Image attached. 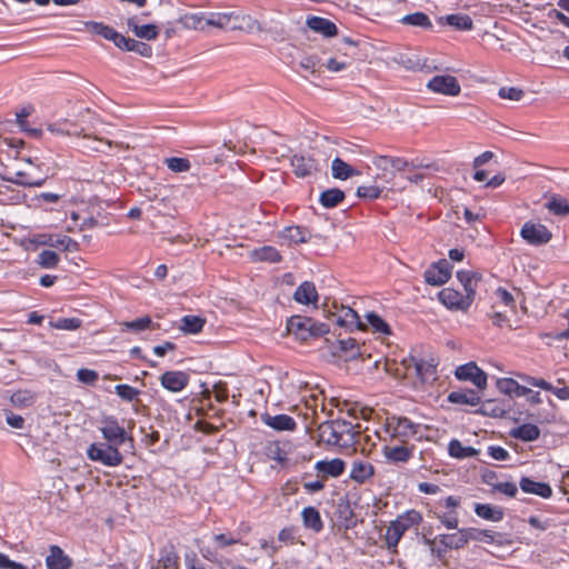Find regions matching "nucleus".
Here are the masks:
<instances>
[{"instance_id":"obj_1","label":"nucleus","mask_w":569,"mask_h":569,"mask_svg":"<svg viewBox=\"0 0 569 569\" xmlns=\"http://www.w3.org/2000/svg\"><path fill=\"white\" fill-rule=\"evenodd\" d=\"M318 431L321 441L347 448L359 442L361 426L343 419H337L320 423Z\"/></svg>"},{"instance_id":"obj_2","label":"nucleus","mask_w":569,"mask_h":569,"mask_svg":"<svg viewBox=\"0 0 569 569\" xmlns=\"http://www.w3.org/2000/svg\"><path fill=\"white\" fill-rule=\"evenodd\" d=\"M401 366L405 370L401 371L397 368L395 373L396 377H407L412 371L421 382H426L435 379L438 362L432 356L429 358H417L415 356H410L408 359L402 360Z\"/></svg>"},{"instance_id":"obj_3","label":"nucleus","mask_w":569,"mask_h":569,"mask_svg":"<svg viewBox=\"0 0 569 569\" xmlns=\"http://www.w3.org/2000/svg\"><path fill=\"white\" fill-rule=\"evenodd\" d=\"M288 332L295 335L300 340H307L309 337H319L329 332V326L317 323L311 318L293 316L287 322Z\"/></svg>"},{"instance_id":"obj_4","label":"nucleus","mask_w":569,"mask_h":569,"mask_svg":"<svg viewBox=\"0 0 569 569\" xmlns=\"http://www.w3.org/2000/svg\"><path fill=\"white\" fill-rule=\"evenodd\" d=\"M421 519L420 512L409 510L392 521L385 536L388 548H396L402 535L412 526L418 525Z\"/></svg>"},{"instance_id":"obj_5","label":"nucleus","mask_w":569,"mask_h":569,"mask_svg":"<svg viewBox=\"0 0 569 569\" xmlns=\"http://www.w3.org/2000/svg\"><path fill=\"white\" fill-rule=\"evenodd\" d=\"M88 458L107 467H118L123 462L119 448L107 442L91 443L87 449Z\"/></svg>"},{"instance_id":"obj_6","label":"nucleus","mask_w":569,"mask_h":569,"mask_svg":"<svg viewBox=\"0 0 569 569\" xmlns=\"http://www.w3.org/2000/svg\"><path fill=\"white\" fill-rule=\"evenodd\" d=\"M99 429L107 443L114 445L119 448L128 441L130 442V447L133 448V438L119 425L116 417H103Z\"/></svg>"},{"instance_id":"obj_7","label":"nucleus","mask_w":569,"mask_h":569,"mask_svg":"<svg viewBox=\"0 0 569 569\" xmlns=\"http://www.w3.org/2000/svg\"><path fill=\"white\" fill-rule=\"evenodd\" d=\"M27 169L17 170L13 176H2V180L21 187H41L46 182V177L38 173L39 166H34L30 159H27Z\"/></svg>"},{"instance_id":"obj_8","label":"nucleus","mask_w":569,"mask_h":569,"mask_svg":"<svg viewBox=\"0 0 569 569\" xmlns=\"http://www.w3.org/2000/svg\"><path fill=\"white\" fill-rule=\"evenodd\" d=\"M427 89L439 94L456 97L461 87L458 79L450 74H438L427 82Z\"/></svg>"},{"instance_id":"obj_9","label":"nucleus","mask_w":569,"mask_h":569,"mask_svg":"<svg viewBox=\"0 0 569 569\" xmlns=\"http://www.w3.org/2000/svg\"><path fill=\"white\" fill-rule=\"evenodd\" d=\"M438 297L439 300L450 310L467 311L473 301L470 295L462 296L459 291L452 288L442 289Z\"/></svg>"},{"instance_id":"obj_10","label":"nucleus","mask_w":569,"mask_h":569,"mask_svg":"<svg viewBox=\"0 0 569 569\" xmlns=\"http://www.w3.org/2000/svg\"><path fill=\"white\" fill-rule=\"evenodd\" d=\"M149 12H143L141 16H131L127 18L126 24L128 29L139 39L151 41L159 36V28L153 23L139 24L141 18L148 17Z\"/></svg>"},{"instance_id":"obj_11","label":"nucleus","mask_w":569,"mask_h":569,"mask_svg":"<svg viewBox=\"0 0 569 569\" xmlns=\"http://www.w3.org/2000/svg\"><path fill=\"white\" fill-rule=\"evenodd\" d=\"M521 237L530 244L540 246L550 241L552 234L543 224L526 222L521 228Z\"/></svg>"},{"instance_id":"obj_12","label":"nucleus","mask_w":569,"mask_h":569,"mask_svg":"<svg viewBox=\"0 0 569 569\" xmlns=\"http://www.w3.org/2000/svg\"><path fill=\"white\" fill-rule=\"evenodd\" d=\"M456 377L459 380L471 381L479 389H485L487 386V375L475 362L458 367Z\"/></svg>"},{"instance_id":"obj_13","label":"nucleus","mask_w":569,"mask_h":569,"mask_svg":"<svg viewBox=\"0 0 569 569\" xmlns=\"http://www.w3.org/2000/svg\"><path fill=\"white\" fill-rule=\"evenodd\" d=\"M451 276V266L445 259L433 263L425 271V280L431 286H441L446 283Z\"/></svg>"},{"instance_id":"obj_14","label":"nucleus","mask_w":569,"mask_h":569,"mask_svg":"<svg viewBox=\"0 0 569 569\" xmlns=\"http://www.w3.org/2000/svg\"><path fill=\"white\" fill-rule=\"evenodd\" d=\"M291 167L298 178L310 177L319 170L318 162L312 157L302 153L292 156Z\"/></svg>"},{"instance_id":"obj_15","label":"nucleus","mask_w":569,"mask_h":569,"mask_svg":"<svg viewBox=\"0 0 569 569\" xmlns=\"http://www.w3.org/2000/svg\"><path fill=\"white\" fill-rule=\"evenodd\" d=\"M161 386L171 391L179 392L189 383V375L183 371H166L160 377Z\"/></svg>"},{"instance_id":"obj_16","label":"nucleus","mask_w":569,"mask_h":569,"mask_svg":"<svg viewBox=\"0 0 569 569\" xmlns=\"http://www.w3.org/2000/svg\"><path fill=\"white\" fill-rule=\"evenodd\" d=\"M278 237L291 246L308 242L311 238V232L305 227L291 226L281 230Z\"/></svg>"},{"instance_id":"obj_17","label":"nucleus","mask_w":569,"mask_h":569,"mask_svg":"<svg viewBox=\"0 0 569 569\" xmlns=\"http://www.w3.org/2000/svg\"><path fill=\"white\" fill-rule=\"evenodd\" d=\"M437 23L441 27L449 26L458 31H469L473 27V22L470 16L462 13L448 14L439 17Z\"/></svg>"},{"instance_id":"obj_18","label":"nucleus","mask_w":569,"mask_h":569,"mask_svg":"<svg viewBox=\"0 0 569 569\" xmlns=\"http://www.w3.org/2000/svg\"><path fill=\"white\" fill-rule=\"evenodd\" d=\"M375 475V467L372 463L366 460H353L351 470H350V479L359 485L365 483L369 479H371Z\"/></svg>"},{"instance_id":"obj_19","label":"nucleus","mask_w":569,"mask_h":569,"mask_svg":"<svg viewBox=\"0 0 569 569\" xmlns=\"http://www.w3.org/2000/svg\"><path fill=\"white\" fill-rule=\"evenodd\" d=\"M346 463L340 458H335L332 460H320L316 463V470L322 475V478L326 479L328 477H339L345 471Z\"/></svg>"},{"instance_id":"obj_20","label":"nucleus","mask_w":569,"mask_h":569,"mask_svg":"<svg viewBox=\"0 0 569 569\" xmlns=\"http://www.w3.org/2000/svg\"><path fill=\"white\" fill-rule=\"evenodd\" d=\"M249 258L253 262L278 263L282 260L280 252L272 246H263L249 251Z\"/></svg>"},{"instance_id":"obj_21","label":"nucleus","mask_w":569,"mask_h":569,"mask_svg":"<svg viewBox=\"0 0 569 569\" xmlns=\"http://www.w3.org/2000/svg\"><path fill=\"white\" fill-rule=\"evenodd\" d=\"M520 489L526 493L548 499L552 496L551 487L546 482H538L530 478L522 477L519 482Z\"/></svg>"},{"instance_id":"obj_22","label":"nucleus","mask_w":569,"mask_h":569,"mask_svg":"<svg viewBox=\"0 0 569 569\" xmlns=\"http://www.w3.org/2000/svg\"><path fill=\"white\" fill-rule=\"evenodd\" d=\"M262 421L268 427L278 430V431H292L296 429L297 425L293 418L288 415H262Z\"/></svg>"},{"instance_id":"obj_23","label":"nucleus","mask_w":569,"mask_h":569,"mask_svg":"<svg viewBox=\"0 0 569 569\" xmlns=\"http://www.w3.org/2000/svg\"><path fill=\"white\" fill-rule=\"evenodd\" d=\"M46 563L48 569H70L72 560L64 555L60 547L51 546Z\"/></svg>"},{"instance_id":"obj_24","label":"nucleus","mask_w":569,"mask_h":569,"mask_svg":"<svg viewBox=\"0 0 569 569\" xmlns=\"http://www.w3.org/2000/svg\"><path fill=\"white\" fill-rule=\"evenodd\" d=\"M293 298L302 305H310L318 301V292L313 282L305 281L295 291Z\"/></svg>"},{"instance_id":"obj_25","label":"nucleus","mask_w":569,"mask_h":569,"mask_svg":"<svg viewBox=\"0 0 569 569\" xmlns=\"http://www.w3.org/2000/svg\"><path fill=\"white\" fill-rule=\"evenodd\" d=\"M307 26L315 32L321 33L325 37H332L337 34L336 24L321 17H310L307 19Z\"/></svg>"},{"instance_id":"obj_26","label":"nucleus","mask_w":569,"mask_h":569,"mask_svg":"<svg viewBox=\"0 0 569 569\" xmlns=\"http://www.w3.org/2000/svg\"><path fill=\"white\" fill-rule=\"evenodd\" d=\"M413 447L407 446H386L383 448L385 457L393 462H406L412 457Z\"/></svg>"},{"instance_id":"obj_27","label":"nucleus","mask_w":569,"mask_h":569,"mask_svg":"<svg viewBox=\"0 0 569 569\" xmlns=\"http://www.w3.org/2000/svg\"><path fill=\"white\" fill-rule=\"evenodd\" d=\"M457 278L462 284L466 295H470L475 299L478 282L481 276L473 271L461 270L457 272Z\"/></svg>"},{"instance_id":"obj_28","label":"nucleus","mask_w":569,"mask_h":569,"mask_svg":"<svg viewBox=\"0 0 569 569\" xmlns=\"http://www.w3.org/2000/svg\"><path fill=\"white\" fill-rule=\"evenodd\" d=\"M448 400L451 403L477 406L480 402V396L478 391L467 389L450 392L448 396Z\"/></svg>"},{"instance_id":"obj_29","label":"nucleus","mask_w":569,"mask_h":569,"mask_svg":"<svg viewBox=\"0 0 569 569\" xmlns=\"http://www.w3.org/2000/svg\"><path fill=\"white\" fill-rule=\"evenodd\" d=\"M440 543L443 545L445 549H459L465 547L469 540L465 529H459L458 532L451 535H441L439 537Z\"/></svg>"},{"instance_id":"obj_30","label":"nucleus","mask_w":569,"mask_h":569,"mask_svg":"<svg viewBox=\"0 0 569 569\" xmlns=\"http://www.w3.org/2000/svg\"><path fill=\"white\" fill-rule=\"evenodd\" d=\"M332 177L335 179L347 180L352 176L359 174V171L353 169L350 164L341 158H335L331 164Z\"/></svg>"},{"instance_id":"obj_31","label":"nucleus","mask_w":569,"mask_h":569,"mask_svg":"<svg viewBox=\"0 0 569 569\" xmlns=\"http://www.w3.org/2000/svg\"><path fill=\"white\" fill-rule=\"evenodd\" d=\"M510 435L522 441H535L540 436V429L532 423H523L511 430Z\"/></svg>"},{"instance_id":"obj_32","label":"nucleus","mask_w":569,"mask_h":569,"mask_svg":"<svg viewBox=\"0 0 569 569\" xmlns=\"http://www.w3.org/2000/svg\"><path fill=\"white\" fill-rule=\"evenodd\" d=\"M336 321L340 327L363 328L358 313L350 307H342Z\"/></svg>"},{"instance_id":"obj_33","label":"nucleus","mask_w":569,"mask_h":569,"mask_svg":"<svg viewBox=\"0 0 569 569\" xmlns=\"http://www.w3.org/2000/svg\"><path fill=\"white\" fill-rule=\"evenodd\" d=\"M303 526L306 528L312 529L316 532H319L322 527V520L319 511L315 507H306L301 512Z\"/></svg>"},{"instance_id":"obj_34","label":"nucleus","mask_w":569,"mask_h":569,"mask_svg":"<svg viewBox=\"0 0 569 569\" xmlns=\"http://www.w3.org/2000/svg\"><path fill=\"white\" fill-rule=\"evenodd\" d=\"M159 566L161 569L179 568V556L172 545L166 546L161 549Z\"/></svg>"},{"instance_id":"obj_35","label":"nucleus","mask_w":569,"mask_h":569,"mask_svg":"<svg viewBox=\"0 0 569 569\" xmlns=\"http://www.w3.org/2000/svg\"><path fill=\"white\" fill-rule=\"evenodd\" d=\"M204 323L206 320L203 318L188 315L182 317L179 329L187 335H196L202 330Z\"/></svg>"},{"instance_id":"obj_36","label":"nucleus","mask_w":569,"mask_h":569,"mask_svg":"<svg viewBox=\"0 0 569 569\" xmlns=\"http://www.w3.org/2000/svg\"><path fill=\"white\" fill-rule=\"evenodd\" d=\"M475 512L478 517L490 521H500L503 518L502 509L491 507L487 503H477Z\"/></svg>"},{"instance_id":"obj_37","label":"nucleus","mask_w":569,"mask_h":569,"mask_svg":"<svg viewBox=\"0 0 569 569\" xmlns=\"http://www.w3.org/2000/svg\"><path fill=\"white\" fill-rule=\"evenodd\" d=\"M345 199V192L338 188L321 192L319 201L325 208H333Z\"/></svg>"},{"instance_id":"obj_38","label":"nucleus","mask_w":569,"mask_h":569,"mask_svg":"<svg viewBox=\"0 0 569 569\" xmlns=\"http://www.w3.org/2000/svg\"><path fill=\"white\" fill-rule=\"evenodd\" d=\"M449 455L453 458L463 459L468 457H475L478 455V450L472 447H465L459 440L453 439L448 446Z\"/></svg>"},{"instance_id":"obj_39","label":"nucleus","mask_w":569,"mask_h":569,"mask_svg":"<svg viewBox=\"0 0 569 569\" xmlns=\"http://www.w3.org/2000/svg\"><path fill=\"white\" fill-rule=\"evenodd\" d=\"M401 23L407 26L420 27L426 30L432 29V22L429 17L423 12H415L405 16L401 20Z\"/></svg>"},{"instance_id":"obj_40","label":"nucleus","mask_w":569,"mask_h":569,"mask_svg":"<svg viewBox=\"0 0 569 569\" xmlns=\"http://www.w3.org/2000/svg\"><path fill=\"white\" fill-rule=\"evenodd\" d=\"M46 244L54 248H61L64 251L76 252L80 249L79 243L68 236L50 237Z\"/></svg>"},{"instance_id":"obj_41","label":"nucleus","mask_w":569,"mask_h":569,"mask_svg":"<svg viewBox=\"0 0 569 569\" xmlns=\"http://www.w3.org/2000/svg\"><path fill=\"white\" fill-rule=\"evenodd\" d=\"M47 130L53 134H66V136H80L82 130L77 131L76 124L69 122L68 120H63L56 123H50L47 126Z\"/></svg>"},{"instance_id":"obj_42","label":"nucleus","mask_w":569,"mask_h":569,"mask_svg":"<svg viewBox=\"0 0 569 569\" xmlns=\"http://www.w3.org/2000/svg\"><path fill=\"white\" fill-rule=\"evenodd\" d=\"M83 139L86 140L81 148L87 151V152H99L101 151L99 144L101 143H106L108 147H112L113 146V142L111 140H103L102 138H99V137H91V136H88V134H83ZM114 146L117 147H122V143H118L116 142Z\"/></svg>"},{"instance_id":"obj_43","label":"nucleus","mask_w":569,"mask_h":569,"mask_svg":"<svg viewBox=\"0 0 569 569\" xmlns=\"http://www.w3.org/2000/svg\"><path fill=\"white\" fill-rule=\"evenodd\" d=\"M418 425H415L410 419L402 417L399 418L395 427V435L403 438L412 437L417 433Z\"/></svg>"},{"instance_id":"obj_44","label":"nucleus","mask_w":569,"mask_h":569,"mask_svg":"<svg viewBox=\"0 0 569 569\" xmlns=\"http://www.w3.org/2000/svg\"><path fill=\"white\" fill-rule=\"evenodd\" d=\"M181 24L187 29L203 30L206 18L202 13H187L180 18Z\"/></svg>"},{"instance_id":"obj_45","label":"nucleus","mask_w":569,"mask_h":569,"mask_svg":"<svg viewBox=\"0 0 569 569\" xmlns=\"http://www.w3.org/2000/svg\"><path fill=\"white\" fill-rule=\"evenodd\" d=\"M158 325H153L152 319L149 316L138 318L132 321H126L122 323L123 330L142 331L146 329H156Z\"/></svg>"},{"instance_id":"obj_46","label":"nucleus","mask_w":569,"mask_h":569,"mask_svg":"<svg viewBox=\"0 0 569 569\" xmlns=\"http://www.w3.org/2000/svg\"><path fill=\"white\" fill-rule=\"evenodd\" d=\"M10 401L14 407L26 408L33 405V402L36 401V397L29 390H19L11 395Z\"/></svg>"},{"instance_id":"obj_47","label":"nucleus","mask_w":569,"mask_h":569,"mask_svg":"<svg viewBox=\"0 0 569 569\" xmlns=\"http://www.w3.org/2000/svg\"><path fill=\"white\" fill-rule=\"evenodd\" d=\"M234 17L233 12H212L206 18V26L216 28H226L229 21Z\"/></svg>"},{"instance_id":"obj_48","label":"nucleus","mask_w":569,"mask_h":569,"mask_svg":"<svg viewBox=\"0 0 569 569\" xmlns=\"http://www.w3.org/2000/svg\"><path fill=\"white\" fill-rule=\"evenodd\" d=\"M366 319L369 325L373 328L375 332L382 333L386 336L391 335L389 325L377 313L368 312Z\"/></svg>"},{"instance_id":"obj_49","label":"nucleus","mask_w":569,"mask_h":569,"mask_svg":"<svg viewBox=\"0 0 569 569\" xmlns=\"http://www.w3.org/2000/svg\"><path fill=\"white\" fill-rule=\"evenodd\" d=\"M546 208L557 216H566L569 213V201L563 198L552 197L546 203Z\"/></svg>"},{"instance_id":"obj_50","label":"nucleus","mask_w":569,"mask_h":569,"mask_svg":"<svg viewBox=\"0 0 569 569\" xmlns=\"http://www.w3.org/2000/svg\"><path fill=\"white\" fill-rule=\"evenodd\" d=\"M81 319L79 318H60L54 321H50L49 326L59 330H77L81 327Z\"/></svg>"},{"instance_id":"obj_51","label":"nucleus","mask_w":569,"mask_h":569,"mask_svg":"<svg viewBox=\"0 0 569 569\" xmlns=\"http://www.w3.org/2000/svg\"><path fill=\"white\" fill-rule=\"evenodd\" d=\"M339 349L348 355L350 359H355L360 356L359 345L355 338L341 339L338 341Z\"/></svg>"},{"instance_id":"obj_52","label":"nucleus","mask_w":569,"mask_h":569,"mask_svg":"<svg viewBox=\"0 0 569 569\" xmlns=\"http://www.w3.org/2000/svg\"><path fill=\"white\" fill-rule=\"evenodd\" d=\"M86 27L90 31H92L110 41L112 40L113 34L116 33V30L113 28L106 26L101 22L88 21V22H86Z\"/></svg>"},{"instance_id":"obj_53","label":"nucleus","mask_w":569,"mask_h":569,"mask_svg":"<svg viewBox=\"0 0 569 569\" xmlns=\"http://www.w3.org/2000/svg\"><path fill=\"white\" fill-rule=\"evenodd\" d=\"M466 533L468 535V540L477 541L493 542L496 537L493 531L487 529L466 528Z\"/></svg>"},{"instance_id":"obj_54","label":"nucleus","mask_w":569,"mask_h":569,"mask_svg":"<svg viewBox=\"0 0 569 569\" xmlns=\"http://www.w3.org/2000/svg\"><path fill=\"white\" fill-rule=\"evenodd\" d=\"M167 167L173 172H186L191 168V163L187 158H167L164 160Z\"/></svg>"},{"instance_id":"obj_55","label":"nucleus","mask_w":569,"mask_h":569,"mask_svg":"<svg viewBox=\"0 0 569 569\" xmlns=\"http://www.w3.org/2000/svg\"><path fill=\"white\" fill-rule=\"evenodd\" d=\"M116 393L124 401H133L138 399L140 391L129 385H117Z\"/></svg>"},{"instance_id":"obj_56","label":"nucleus","mask_w":569,"mask_h":569,"mask_svg":"<svg viewBox=\"0 0 569 569\" xmlns=\"http://www.w3.org/2000/svg\"><path fill=\"white\" fill-rule=\"evenodd\" d=\"M59 256L51 250H43L39 254L38 263L42 268H54L59 263Z\"/></svg>"},{"instance_id":"obj_57","label":"nucleus","mask_w":569,"mask_h":569,"mask_svg":"<svg viewBox=\"0 0 569 569\" xmlns=\"http://www.w3.org/2000/svg\"><path fill=\"white\" fill-rule=\"evenodd\" d=\"M498 96L501 99H508L511 101H519L523 98L525 91L516 87H502L498 91Z\"/></svg>"},{"instance_id":"obj_58","label":"nucleus","mask_w":569,"mask_h":569,"mask_svg":"<svg viewBox=\"0 0 569 569\" xmlns=\"http://www.w3.org/2000/svg\"><path fill=\"white\" fill-rule=\"evenodd\" d=\"M382 188L377 184L371 186H360L357 189V196L366 199H377L380 197Z\"/></svg>"},{"instance_id":"obj_59","label":"nucleus","mask_w":569,"mask_h":569,"mask_svg":"<svg viewBox=\"0 0 569 569\" xmlns=\"http://www.w3.org/2000/svg\"><path fill=\"white\" fill-rule=\"evenodd\" d=\"M213 541L217 548L223 549L226 547L239 543L240 539L233 537L232 535L218 533L213 536Z\"/></svg>"},{"instance_id":"obj_60","label":"nucleus","mask_w":569,"mask_h":569,"mask_svg":"<svg viewBox=\"0 0 569 569\" xmlns=\"http://www.w3.org/2000/svg\"><path fill=\"white\" fill-rule=\"evenodd\" d=\"M497 388L499 391L506 395H513L515 389H518V382L511 378H503L497 381Z\"/></svg>"},{"instance_id":"obj_61","label":"nucleus","mask_w":569,"mask_h":569,"mask_svg":"<svg viewBox=\"0 0 569 569\" xmlns=\"http://www.w3.org/2000/svg\"><path fill=\"white\" fill-rule=\"evenodd\" d=\"M98 377V372L91 369L81 368L77 371L78 380L87 385H93Z\"/></svg>"},{"instance_id":"obj_62","label":"nucleus","mask_w":569,"mask_h":569,"mask_svg":"<svg viewBox=\"0 0 569 569\" xmlns=\"http://www.w3.org/2000/svg\"><path fill=\"white\" fill-rule=\"evenodd\" d=\"M318 396L311 395L309 399L305 401V406L307 411L303 413L305 419H310L311 422L313 421L315 416L317 415V407H318Z\"/></svg>"},{"instance_id":"obj_63","label":"nucleus","mask_w":569,"mask_h":569,"mask_svg":"<svg viewBox=\"0 0 569 569\" xmlns=\"http://www.w3.org/2000/svg\"><path fill=\"white\" fill-rule=\"evenodd\" d=\"M493 489L508 497H516L518 492V488L513 482H500L495 485Z\"/></svg>"},{"instance_id":"obj_64","label":"nucleus","mask_w":569,"mask_h":569,"mask_svg":"<svg viewBox=\"0 0 569 569\" xmlns=\"http://www.w3.org/2000/svg\"><path fill=\"white\" fill-rule=\"evenodd\" d=\"M214 398L218 402H224L228 399V387L226 382L219 381L213 385Z\"/></svg>"}]
</instances>
